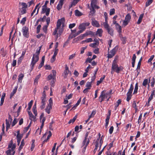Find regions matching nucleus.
Wrapping results in <instances>:
<instances>
[{
    "instance_id": "nucleus-60",
    "label": "nucleus",
    "mask_w": 155,
    "mask_h": 155,
    "mask_svg": "<svg viewBox=\"0 0 155 155\" xmlns=\"http://www.w3.org/2000/svg\"><path fill=\"white\" fill-rule=\"evenodd\" d=\"M30 126H31V124H30L27 127H25L24 128V133L26 132L29 129Z\"/></svg>"
},
{
    "instance_id": "nucleus-6",
    "label": "nucleus",
    "mask_w": 155,
    "mask_h": 155,
    "mask_svg": "<svg viewBox=\"0 0 155 155\" xmlns=\"http://www.w3.org/2000/svg\"><path fill=\"white\" fill-rule=\"evenodd\" d=\"M118 48V45H116L110 52L108 54L107 58H111L114 57L116 54Z\"/></svg>"
},
{
    "instance_id": "nucleus-56",
    "label": "nucleus",
    "mask_w": 155,
    "mask_h": 155,
    "mask_svg": "<svg viewBox=\"0 0 155 155\" xmlns=\"http://www.w3.org/2000/svg\"><path fill=\"white\" fill-rule=\"evenodd\" d=\"M115 10L114 8L111 9L110 11V15H111L115 13Z\"/></svg>"
},
{
    "instance_id": "nucleus-14",
    "label": "nucleus",
    "mask_w": 155,
    "mask_h": 155,
    "mask_svg": "<svg viewBox=\"0 0 155 155\" xmlns=\"http://www.w3.org/2000/svg\"><path fill=\"white\" fill-rule=\"evenodd\" d=\"M28 112L29 116L30 119L34 121H35L36 120V116H34L31 111H28Z\"/></svg>"
},
{
    "instance_id": "nucleus-20",
    "label": "nucleus",
    "mask_w": 155,
    "mask_h": 155,
    "mask_svg": "<svg viewBox=\"0 0 155 155\" xmlns=\"http://www.w3.org/2000/svg\"><path fill=\"white\" fill-rule=\"evenodd\" d=\"M102 33L103 30L102 29H98L96 31V35H98L99 37H101L102 36Z\"/></svg>"
},
{
    "instance_id": "nucleus-34",
    "label": "nucleus",
    "mask_w": 155,
    "mask_h": 155,
    "mask_svg": "<svg viewBox=\"0 0 155 155\" xmlns=\"http://www.w3.org/2000/svg\"><path fill=\"white\" fill-rule=\"evenodd\" d=\"M32 111L35 116H37V112L36 110V106H33L32 108Z\"/></svg>"
},
{
    "instance_id": "nucleus-33",
    "label": "nucleus",
    "mask_w": 155,
    "mask_h": 155,
    "mask_svg": "<svg viewBox=\"0 0 155 155\" xmlns=\"http://www.w3.org/2000/svg\"><path fill=\"white\" fill-rule=\"evenodd\" d=\"M75 15L76 16H80L82 15V14L78 10L75 11Z\"/></svg>"
},
{
    "instance_id": "nucleus-51",
    "label": "nucleus",
    "mask_w": 155,
    "mask_h": 155,
    "mask_svg": "<svg viewBox=\"0 0 155 155\" xmlns=\"http://www.w3.org/2000/svg\"><path fill=\"white\" fill-rule=\"evenodd\" d=\"M153 0H147L146 3V7H147L150 5L152 2Z\"/></svg>"
},
{
    "instance_id": "nucleus-12",
    "label": "nucleus",
    "mask_w": 155,
    "mask_h": 155,
    "mask_svg": "<svg viewBox=\"0 0 155 155\" xmlns=\"http://www.w3.org/2000/svg\"><path fill=\"white\" fill-rule=\"evenodd\" d=\"M108 115L107 116L105 120L106 123L105 124V127L106 128H107L108 124H109V119H110V116L111 114V111L110 110H109L108 111Z\"/></svg>"
},
{
    "instance_id": "nucleus-39",
    "label": "nucleus",
    "mask_w": 155,
    "mask_h": 155,
    "mask_svg": "<svg viewBox=\"0 0 155 155\" xmlns=\"http://www.w3.org/2000/svg\"><path fill=\"white\" fill-rule=\"evenodd\" d=\"M92 86V83L91 82H87L86 83V87H87L86 88L88 89H91Z\"/></svg>"
},
{
    "instance_id": "nucleus-55",
    "label": "nucleus",
    "mask_w": 155,
    "mask_h": 155,
    "mask_svg": "<svg viewBox=\"0 0 155 155\" xmlns=\"http://www.w3.org/2000/svg\"><path fill=\"white\" fill-rule=\"evenodd\" d=\"M54 78H54L51 74H50L48 76L47 80L48 81L51 80V79H54Z\"/></svg>"
},
{
    "instance_id": "nucleus-24",
    "label": "nucleus",
    "mask_w": 155,
    "mask_h": 155,
    "mask_svg": "<svg viewBox=\"0 0 155 155\" xmlns=\"http://www.w3.org/2000/svg\"><path fill=\"white\" fill-rule=\"evenodd\" d=\"M79 1V0H73L71 4L69 6V8H71L73 6H75Z\"/></svg>"
},
{
    "instance_id": "nucleus-28",
    "label": "nucleus",
    "mask_w": 155,
    "mask_h": 155,
    "mask_svg": "<svg viewBox=\"0 0 155 155\" xmlns=\"http://www.w3.org/2000/svg\"><path fill=\"white\" fill-rule=\"evenodd\" d=\"M121 99H118L117 101L116 104L115 105V110H116L117 108L118 107L119 105L121 103Z\"/></svg>"
},
{
    "instance_id": "nucleus-61",
    "label": "nucleus",
    "mask_w": 155,
    "mask_h": 155,
    "mask_svg": "<svg viewBox=\"0 0 155 155\" xmlns=\"http://www.w3.org/2000/svg\"><path fill=\"white\" fill-rule=\"evenodd\" d=\"M75 25H76V24L75 23H73L72 24H69V28L70 29H71L72 28H74V27L75 26Z\"/></svg>"
},
{
    "instance_id": "nucleus-36",
    "label": "nucleus",
    "mask_w": 155,
    "mask_h": 155,
    "mask_svg": "<svg viewBox=\"0 0 155 155\" xmlns=\"http://www.w3.org/2000/svg\"><path fill=\"white\" fill-rule=\"evenodd\" d=\"M97 4V0H91V8H93V6Z\"/></svg>"
},
{
    "instance_id": "nucleus-31",
    "label": "nucleus",
    "mask_w": 155,
    "mask_h": 155,
    "mask_svg": "<svg viewBox=\"0 0 155 155\" xmlns=\"http://www.w3.org/2000/svg\"><path fill=\"white\" fill-rule=\"evenodd\" d=\"M95 12V9L93 8H91V11L90 12L89 17H90V16H93Z\"/></svg>"
},
{
    "instance_id": "nucleus-62",
    "label": "nucleus",
    "mask_w": 155,
    "mask_h": 155,
    "mask_svg": "<svg viewBox=\"0 0 155 155\" xmlns=\"http://www.w3.org/2000/svg\"><path fill=\"white\" fill-rule=\"evenodd\" d=\"M114 127L113 126L110 127L109 130V133L110 134H112L114 130Z\"/></svg>"
},
{
    "instance_id": "nucleus-47",
    "label": "nucleus",
    "mask_w": 155,
    "mask_h": 155,
    "mask_svg": "<svg viewBox=\"0 0 155 155\" xmlns=\"http://www.w3.org/2000/svg\"><path fill=\"white\" fill-rule=\"evenodd\" d=\"M27 12V11L26 9L25 8H21V9L20 10V14L23 15L25 14Z\"/></svg>"
},
{
    "instance_id": "nucleus-64",
    "label": "nucleus",
    "mask_w": 155,
    "mask_h": 155,
    "mask_svg": "<svg viewBox=\"0 0 155 155\" xmlns=\"http://www.w3.org/2000/svg\"><path fill=\"white\" fill-rule=\"evenodd\" d=\"M62 5L60 4L59 3L58 5L57 6V9L58 10H60L62 8Z\"/></svg>"
},
{
    "instance_id": "nucleus-29",
    "label": "nucleus",
    "mask_w": 155,
    "mask_h": 155,
    "mask_svg": "<svg viewBox=\"0 0 155 155\" xmlns=\"http://www.w3.org/2000/svg\"><path fill=\"white\" fill-rule=\"evenodd\" d=\"M105 78V76L103 75L102 77H101L100 80L97 81V85L98 86L100 84H101L102 81H103V80Z\"/></svg>"
},
{
    "instance_id": "nucleus-59",
    "label": "nucleus",
    "mask_w": 155,
    "mask_h": 155,
    "mask_svg": "<svg viewBox=\"0 0 155 155\" xmlns=\"http://www.w3.org/2000/svg\"><path fill=\"white\" fill-rule=\"evenodd\" d=\"M41 27V25H39L37 27V33L38 34L40 32V30Z\"/></svg>"
},
{
    "instance_id": "nucleus-30",
    "label": "nucleus",
    "mask_w": 155,
    "mask_h": 155,
    "mask_svg": "<svg viewBox=\"0 0 155 155\" xmlns=\"http://www.w3.org/2000/svg\"><path fill=\"white\" fill-rule=\"evenodd\" d=\"M18 77V81L19 82L21 83L22 82V80L23 79V77H24V75L23 74L21 73L19 74Z\"/></svg>"
},
{
    "instance_id": "nucleus-1",
    "label": "nucleus",
    "mask_w": 155,
    "mask_h": 155,
    "mask_svg": "<svg viewBox=\"0 0 155 155\" xmlns=\"http://www.w3.org/2000/svg\"><path fill=\"white\" fill-rule=\"evenodd\" d=\"M41 48V46L39 47L38 49H37L35 54H34L33 55L30 64L31 71L33 69L35 64L39 60V58L38 55L39 54L40 52Z\"/></svg>"
},
{
    "instance_id": "nucleus-54",
    "label": "nucleus",
    "mask_w": 155,
    "mask_h": 155,
    "mask_svg": "<svg viewBox=\"0 0 155 155\" xmlns=\"http://www.w3.org/2000/svg\"><path fill=\"white\" fill-rule=\"evenodd\" d=\"M120 39L122 41L123 44H125L127 40V38L126 37H124Z\"/></svg>"
},
{
    "instance_id": "nucleus-18",
    "label": "nucleus",
    "mask_w": 155,
    "mask_h": 155,
    "mask_svg": "<svg viewBox=\"0 0 155 155\" xmlns=\"http://www.w3.org/2000/svg\"><path fill=\"white\" fill-rule=\"evenodd\" d=\"M91 24L93 26L97 28H98L100 27V25L98 22L96 20L92 21Z\"/></svg>"
},
{
    "instance_id": "nucleus-2",
    "label": "nucleus",
    "mask_w": 155,
    "mask_h": 155,
    "mask_svg": "<svg viewBox=\"0 0 155 155\" xmlns=\"http://www.w3.org/2000/svg\"><path fill=\"white\" fill-rule=\"evenodd\" d=\"M16 147V144H13L12 140H11L8 147V150L6 151L7 155H14L15 153V150Z\"/></svg>"
},
{
    "instance_id": "nucleus-45",
    "label": "nucleus",
    "mask_w": 155,
    "mask_h": 155,
    "mask_svg": "<svg viewBox=\"0 0 155 155\" xmlns=\"http://www.w3.org/2000/svg\"><path fill=\"white\" fill-rule=\"evenodd\" d=\"M19 4L22 5V8H25V9H26L28 7V5L25 2L20 3Z\"/></svg>"
},
{
    "instance_id": "nucleus-50",
    "label": "nucleus",
    "mask_w": 155,
    "mask_h": 155,
    "mask_svg": "<svg viewBox=\"0 0 155 155\" xmlns=\"http://www.w3.org/2000/svg\"><path fill=\"white\" fill-rule=\"evenodd\" d=\"M148 80L147 79H145L142 85L143 86H145V87H146V86L148 83Z\"/></svg>"
},
{
    "instance_id": "nucleus-40",
    "label": "nucleus",
    "mask_w": 155,
    "mask_h": 155,
    "mask_svg": "<svg viewBox=\"0 0 155 155\" xmlns=\"http://www.w3.org/2000/svg\"><path fill=\"white\" fill-rule=\"evenodd\" d=\"M77 117V115L75 116L72 119H71L68 122V124H70L71 123H73L75 121V120L76 119Z\"/></svg>"
},
{
    "instance_id": "nucleus-7",
    "label": "nucleus",
    "mask_w": 155,
    "mask_h": 155,
    "mask_svg": "<svg viewBox=\"0 0 155 155\" xmlns=\"http://www.w3.org/2000/svg\"><path fill=\"white\" fill-rule=\"evenodd\" d=\"M106 90H103L101 91V94L99 97V101L101 103L105 98H107V95L105 94Z\"/></svg>"
},
{
    "instance_id": "nucleus-26",
    "label": "nucleus",
    "mask_w": 155,
    "mask_h": 155,
    "mask_svg": "<svg viewBox=\"0 0 155 155\" xmlns=\"http://www.w3.org/2000/svg\"><path fill=\"white\" fill-rule=\"evenodd\" d=\"M78 28L81 30H82L83 31L86 29V27L84 24L83 23L81 24L78 27Z\"/></svg>"
},
{
    "instance_id": "nucleus-37",
    "label": "nucleus",
    "mask_w": 155,
    "mask_h": 155,
    "mask_svg": "<svg viewBox=\"0 0 155 155\" xmlns=\"http://www.w3.org/2000/svg\"><path fill=\"white\" fill-rule=\"evenodd\" d=\"M35 140L33 139L32 140V143L31 147V150L33 151L35 147Z\"/></svg>"
},
{
    "instance_id": "nucleus-27",
    "label": "nucleus",
    "mask_w": 155,
    "mask_h": 155,
    "mask_svg": "<svg viewBox=\"0 0 155 155\" xmlns=\"http://www.w3.org/2000/svg\"><path fill=\"white\" fill-rule=\"evenodd\" d=\"M93 33L91 31H90L89 33H88L87 32H86L84 34L81 35L80 37H81V39H83V38L85 37L88 35H89L92 34V33Z\"/></svg>"
},
{
    "instance_id": "nucleus-9",
    "label": "nucleus",
    "mask_w": 155,
    "mask_h": 155,
    "mask_svg": "<svg viewBox=\"0 0 155 155\" xmlns=\"http://www.w3.org/2000/svg\"><path fill=\"white\" fill-rule=\"evenodd\" d=\"M50 11V8H47V6L45 7L43 5L42 6L41 13L44 14L45 13L46 15L48 16L49 14Z\"/></svg>"
},
{
    "instance_id": "nucleus-3",
    "label": "nucleus",
    "mask_w": 155,
    "mask_h": 155,
    "mask_svg": "<svg viewBox=\"0 0 155 155\" xmlns=\"http://www.w3.org/2000/svg\"><path fill=\"white\" fill-rule=\"evenodd\" d=\"M123 69V67L121 66L119 67L117 63H112L111 70H114L116 72L118 73L120 71H122Z\"/></svg>"
},
{
    "instance_id": "nucleus-10",
    "label": "nucleus",
    "mask_w": 155,
    "mask_h": 155,
    "mask_svg": "<svg viewBox=\"0 0 155 155\" xmlns=\"http://www.w3.org/2000/svg\"><path fill=\"white\" fill-rule=\"evenodd\" d=\"M65 19L64 18H61V19H59L57 21L56 25V29H58L60 28L63 22H64Z\"/></svg>"
},
{
    "instance_id": "nucleus-46",
    "label": "nucleus",
    "mask_w": 155,
    "mask_h": 155,
    "mask_svg": "<svg viewBox=\"0 0 155 155\" xmlns=\"http://www.w3.org/2000/svg\"><path fill=\"white\" fill-rule=\"evenodd\" d=\"M17 89H14L10 94V98H11L16 93Z\"/></svg>"
},
{
    "instance_id": "nucleus-38",
    "label": "nucleus",
    "mask_w": 155,
    "mask_h": 155,
    "mask_svg": "<svg viewBox=\"0 0 155 155\" xmlns=\"http://www.w3.org/2000/svg\"><path fill=\"white\" fill-rule=\"evenodd\" d=\"M25 145V143H24V139H23L21 142V144L20 146L19 147V150H21L23 148V147Z\"/></svg>"
},
{
    "instance_id": "nucleus-48",
    "label": "nucleus",
    "mask_w": 155,
    "mask_h": 155,
    "mask_svg": "<svg viewBox=\"0 0 155 155\" xmlns=\"http://www.w3.org/2000/svg\"><path fill=\"white\" fill-rule=\"evenodd\" d=\"M16 137H17V142L18 143V145L20 143V141L22 138V136H18H18H17Z\"/></svg>"
},
{
    "instance_id": "nucleus-42",
    "label": "nucleus",
    "mask_w": 155,
    "mask_h": 155,
    "mask_svg": "<svg viewBox=\"0 0 155 155\" xmlns=\"http://www.w3.org/2000/svg\"><path fill=\"white\" fill-rule=\"evenodd\" d=\"M33 101V100H31L28 104V107L27 109L28 110H30L32 105Z\"/></svg>"
},
{
    "instance_id": "nucleus-19",
    "label": "nucleus",
    "mask_w": 155,
    "mask_h": 155,
    "mask_svg": "<svg viewBox=\"0 0 155 155\" xmlns=\"http://www.w3.org/2000/svg\"><path fill=\"white\" fill-rule=\"evenodd\" d=\"M45 60V56H44L42 57L41 61L38 67V68H39V69L41 68L43 66Z\"/></svg>"
},
{
    "instance_id": "nucleus-16",
    "label": "nucleus",
    "mask_w": 155,
    "mask_h": 155,
    "mask_svg": "<svg viewBox=\"0 0 155 155\" xmlns=\"http://www.w3.org/2000/svg\"><path fill=\"white\" fill-rule=\"evenodd\" d=\"M89 134V132H87L86 133V134H85V137L84 139L83 140V142H82V144H83V146H84L85 145V143H86V142H87V141L88 140V138H87V137L88 136V135Z\"/></svg>"
},
{
    "instance_id": "nucleus-15",
    "label": "nucleus",
    "mask_w": 155,
    "mask_h": 155,
    "mask_svg": "<svg viewBox=\"0 0 155 155\" xmlns=\"http://www.w3.org/2000/svg\"><path fill=\"white\" fill-rule=\"evenodd\" d=\"M91 137H89V138H88V139L87 140V141L86 143H85V145L84 146V147L83 149L82 150V152L83 153H84L85 152V150L86 148V147L89 143L90 140H91Z\"/></svg>"
},
{
    "instance_id": "nucleus-49",
    "label": "nucleus",
    "mask_w": 155,
    "mask_h": 155,
    "mask_svg": "<svg viewBox=\"0 0 155 155\" xmlns=\"http://www.w3.org/2000/svg\"><path fill=\"white\" fill-rule=\"evenodd\" d=\"M93 41L92 39L91 38H87L85 40L83 41H82V43H83L84 42H86L87 43H88L89 42H91Z\"/></svg>"
},
{
    "instance_id": "nucleus-13",
    "label": "nucleus",
    "mask_w": 155,
    "mask_h": 155,
    "mask_svg": "<svg viewBox=\"0 0 155 155\" xmlns=\"http://www.w3.org/2000/svg\"><path fill=\"white\" fill-rule=\"evenodd\" d=\"M107 30L108 33L111 36H113L114 35L113 30L112 28L110 27L109 26H107L106 27H104Z\"/></svg>"
},
{
    "instance_id": "nucleus-5",
    "label": "nucleus",
    "mask_w": 155,
    "mask_h": 155,
    "mask_svg": "<svg viewBox=\"0 0 155 155\" xmlns=\"http://www.w3.org/2000/svg\"><path fill=\"white\" fill-rule=\"evenodd\" d=\"M134 89L133 83L131 84L130 85V88L129 89L128 91L127 94V97L126 100L127 101L129 102L131 99L132 95V93Z\"/></svg>"
},
{
    "instance_id": "nucleus-11",
    "label": "nucleus",
    "mask_w": 155,
    "mask_h": 155,
    "mask_svg": "<svg viewBox=\"0 0 155 155\" xmlns=\"http://www.w3.org/2000/svg\"><path fill=\"white\" fill-rule=\"evenodd\" d=\"M46 98H41V102L40 108L42 110L44 109L45 106L46 102Z\"/></svg>"
},
{
    "instance_id": "nucleus-32",
    "label": "nucleus",
    "mask_w": 155,
    "mask_h": 155,
    "mask_svg": "<svg viewBox=\"0 0 155 155\" xmlns=\"http://www.w3.org/2000/svg\"><path fill=\"white\" fill-rule=\"evenodd\" d=\"M11 123L7 119L6 120V131H7L8 129L10 128Z\"/></svg>"
},
{
    "instance_id": "nucleus-8",
    "label": "nucleus",
    "mask_w": 155,
    "mask_h": 155,
    "mask_svg": "<svg viewBox=\"0 0 155 155\" xmlns=\"http://www.w3.org/2000/svg\"><path fill=\"white\" fill-rule=\"evenodd\" d=\"M22 31L23 36L26 38L29 36L28 28L26 26H23L22 28Z\"/></svg>"
},
{
    "instance_id": "nucleus-4",
    "label": "nucleus",
    "mask_w": 155,
    "mask_h": 155,
    "mask_svg": "<svg viewBox=\"0 0 155 155\" xmlns=\"http://www.w3.org/2000/svg\"><path fill=\"white\" fill-rule=\"evenodd\" d=\"M103 137V136H102L101 138L100 139L99 142V138H97V140L95 142V148L94 150V152L95 153L97 151L98 146H100L99 149H100L101 148V146L103 143V140H102V138Z\"/></svg>"
},
{
    "instance_id": "nucleus-41",
    "label": "nucleus",
    "mask_w": 155,
    "mask_h": 155,
    "mask_svg": "<svg viewBox=\"0 0 155 155\" xmlns=\"http://www.w3.org/2000/svg\"><path fill=\"white\" fill-rule=\"evenodd\" d=\"M131 18V16L130 15V14H128L126 16L125 20L130 22Z\"/></svg>"
},
{
    "instance_id": "nucleus-44",
    "label": "nucleus",
    "mask_w": 155,
    "mask_h": 155,
    "mask_svg": "<svg viewBox=\"0 0 155 155\" xmlns=\"http://www.w3.org/2000/svg\"><path fill=\"white\" fill-rule=\"evenodd\" d=\"M44 125V124L41 123V125L40 127V129H39V128H38V129L36 131V133H38L39 131V134H41V129L43 128V127Z\"/></svg>"
},
{
    "instance_id": "nucleus-52",
    "label": "nucleus",
    "mask_w": 155,
    "mask_h": 155,
    "mask_svg": "<svg viewBox=\"0 0 155 155\" xmlns=\"http://www.w3.org/2000/svg\"><path fill=\"white\" fill-rule=\"evenodd\" d=\"M48 26V25H46L44 26L43 28V30L45 33H47Z\"/></svg>"
},
{
    "instance_id": "nucleus-43",
    "label": "nucleus",
    "mask_w": 155,
    "mask_h": 155,
    "mask_svg": "<svg viewBox=\"0 0 155 155\" xmlns=\"http://www.w3.org/2000/svg\"><path fill=\"white\" fill-rule=\"evenodd\" d=\"M105 22L103 23V25L104 27H107V26H109V25L108 24V18H105Z\"/></svg>"
},
{
    "instance_id": "nucleus-53",
    "label": "nucleus",
    "mask_w": 155,
    "mask_h": 155,
    "mask_svg": "<svg viewBox=\"0 0 155 155\" xmlns=\"http://www.w3.org/2000/svg\"><path fill=\"white\" fill-rule=\"evenodd\" d=\"M154 55H152L150 58L148 59L147 62L148 63H150V64H152V61L153 60V58H154Z\"/></svg>"
},
{
    "instance_id": "nucleus-63",
    "label": "nucleus",
    "mask_w": 155,
    "mask_h": 155,
    "mask_svg": "<svg viewBox=\"0 0 155 155\" xmlns=\"http://www.w3.org/2000/svg\"><path fill=\"white\" fill-rule=\"evenodd\" d=\"M92 60H93L92 59V58H90L89 57L87 58L85 61V63H87V62H89V63H91V62Z\"/></svg>"
},
{
    "instance_id": "nucleus-35",
    "label": "nucleus",
    "mask_w": 155,
    "mask_h": 155,
    "mask_svg": "<svg viewBox=\"0 0 155 155\" xmlns=\"http://www.w3.org/2000/svg\"><path fill=\"white\" fill-rule=\"evenodd\" d=\"M138 90V84L137 82L135 85L134 91L133 92V94H136Z\"/></svg>"
},
{
    "instance_id": "nucleus-22",
    "label": "nucleus",
    "mask_w": 155,
    "mask_h": 155,
    "mask_svg": "<svg viewBox=\"0 0 155 155\" xmlns=\"http://www.w3.org/2000/svg\"><path fill=\"white\" fill-rule=\"evenodd\" d=\"M52 106L51 105H48L47 106L45 109V110L48 114H49L50 113V110L52 109Z\"/></svg>"
},
{
    "instance_id": "nucleus-23",
    "label": "nucleus",
    "mask_w": 155,
    "mask_h": 155,
    "mask_svg": "<svg viewBox=\"0 0 155 155\" xmlns=\"http://www.w3.org/2000/svg\"><path fill=\"white\" fill-rule=\"evenodd\" d=\"M143 16V14H141L137 22V24L138 25H139L141 23L142 18Z\"/></svg>"
},
{
    "instance_id": "nucleus-21",
    "label": "nucleus",
    "mask_w": 155,
    "mask_h": 155,
    "mask_svg": "<svg viewBox=\"0 0 155 155\" xmlns=\"http://www.w3.org/2000/svg\"><path fill=\"white\" fill-rule=\"evenodd\" d=\"M49 134L48 135L46 139L45 140H44L42 142V144H44L46 142H47V141L51 137L52 135V134L51 132L50 131H49Z\"/></svg>"
},
{
    "instance_id": "nucleus-17",
    "label": "nucleus",
    "mask_w": 155,
    "mask_h": 155,
    "mask_svg": "<svg viewBox=\"0 0 155 155\" xmlns=\"http://www.w3.org/2000/svg\"><path fill=\"white\" fill-rule=\"evenodd\" d=\"M136 58V56L135 54L133 55V56L132 59V67L134 68L135 66V64Z\"/></svg>"
},
{
    "instance_id": "nucleus-25",
    "label": "nucleus",
    "mask_w": 155,
    "mask_h": 155,
    "mask_svg": "<svg viewBox=\"0 0 155 155\" xmlns=\"http://www.w3.org/2000/svg\"><path fill=\"white\" fill-rule=\"evenodd\" d=\"M94 41H96V42L94 43H91L89 45V46L92 47H93L94 48H95L96 47V45H98L99 44V42L98 41H96L95 39H94Z\"/></svg>"
},
{
    "instance_id": "nucleus-57",
    "label": "nucleus",
    "mask_w": 155,
    "mask_h": 155,
    "mask_svg": "<svg viewBox=\"0 0 155 155\" xmlns=\"http://www.w3.org/2000/svg\"><path fill=\"white\" fill-rule=\"evenodd\" d=\"M23 58L21 57L18 58L17 61V64L18 65H19L21 63Z\"/></svg>"
},
{
    "instance_id": "nucleus-58",
    "label": "nucleus",
    "mask_w": 155,
    "mask_h": 155,
    "mask_svg": "<svg viewBox=\"0 0 155 155\" xmlns=\"http://www.w3.org/2000/svg\"><path fill=\"white\" fill-rule=\"evenodd\" d=\"M129 22V21L125 20L123 21V25L124 27H125L126 26H127Z\"/></svg>"
}]
</instances>
